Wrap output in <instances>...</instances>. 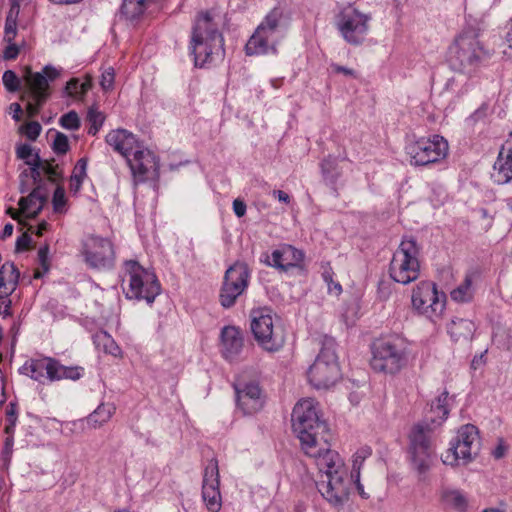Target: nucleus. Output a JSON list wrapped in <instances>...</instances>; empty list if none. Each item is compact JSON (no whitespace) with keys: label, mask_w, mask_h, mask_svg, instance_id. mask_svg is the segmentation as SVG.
<instances>
[{"label":"nucleus","mask_w":512,"mask_h":512,"mask_svg":"<svg viewBox=\"0 0 512 512\" xmlns=\"http://www.w3.org/2000/svg\"><path fill=\"white\" fill-rule=\"evenodd\" d=\"M19 14V5L15 4L12 5L5 21V34H4V40L6 42H12L14 41L16 35H17V18Z\"/></svg>","instance_id":"nucleus-38"},{"label":"nucleus","mask_w":512,"mask_h":512,"mask_svg":"<svg viewBox=\"0 0 512 512\" xmlns=\"http://www.w3.org/2000/svg\"><path fill=\"white\" fill-rule=\"evenodd\" d=\"M40 176L45 174L49 180L56 181L62 175V170L58 164L54 163V160H42L39 166ZM42 178L40 177L36 182L33 180V184H41Z\"/></svg>","instance_id":"nucleus-39"},{"label":"nucleus","mask_w":512,"mask_h":512,"mask_svg":"<svg viewBox=\"0 0 512 512\" xmlns=\"http://www.w3.org/2000/svg\"><path fill=\"white\" fill-rule=\"evenodd\" d=\"M8 45L4 50V58L7 60H12L17 58L19 54V48L18 46L12 42H7Z\"/></svg>","instance_id":"nucleus-56"},{"label":"nucleus","mask_w":512,"mask_h":512,"mask_svg":"<svg viewBox=\"0 0 512 512\" xmlns=\"http://www.w3.org/2000/svg\"><path fill=\"white\" fill-rule=\"evenodd\" d=\"M480 438L476 426L466 424L461 426L456 436L450 441V446L442 455L446 465H459L471 462L479 453Z\"/></svg>","instance_id":"nucleus-12"},{"label":"nucleus","mask_w":512,"mask_h":512,"mask_svg":"<svg viewBox=\"0 0 512 512\" xmlns=\"http://www.w3.org/2000/svg\"><path fill=\"white\" fill-rule=\"evenodd\" d=\"M26 72L28 94L33 100L26 104V113L29 118H33L39 114L42 106L50 97L49 83L60 77L61 70L52 65H46L42 72L33 73L29 67L26 68Z\"/></svg>","instance_id":"nucleus-13"},{"label":"nucleus","mask_w":512,"mask_h":512,"mask_svg":"<svg viewBox=\"0 0 512 512\" xmlns=\"http://www.w3.org/2000/svg\"><path fill=\"white\" fill-rule=\"evenodd\" d=\"M448 150V142L440 135L421 137L406 146V153L413 166H427L440 162L446 158Z\"/></svg>","instance_id":"nucleus-15"},{"label":"nucleus","mask_w":512,"mask_h":512,"mask_svg":"<svg viewBox=\"0 0 512 512\" xmlns=\"http://www.w3.org/2000/svg\"><path fill=\"white\" fill-rule=\"evenodd\" d=\"M279 318L270 308L262 307L251 311L250 328L253 336L264 350L276 352L285 343V336L280 325L275 323Z\"/></svg>","instance_id":"nucleus-10"},{"label":"nucleus","mask_w":512,"mask_h":512,"mask_svg":"<svg viewBox=\"0 0 512 512\" xmlns=\"http://www.w3.org/2000/svg\"><path fill=\"white\" fill-rule=\"evenodd\" d=\"M10 110L13 113L12 118L16 122H19L21 120V118H22V113H23L21 105L19 103H16V102L12 103L10 105Z\"/></svg>","instance_id":"nucleus-60"},{"label":"nucleus","mask_w":512,"mask_h":512,"mask_svg":"<svg viewBox=\"0 0 512 512\" xmlns=\"http://www.w3.org/2000/svg\"><path fill=\"white\" fill-rule=\"evenodd\" d=\"M128 288H124L128 299L145 300L152 304L161 292V285L156 274L141 266L135 260L124 263Z\"/></svg>","instance_id":"nucleus-9"},{"label":"nucleus","mask_w":512,"mask_h":512,"mask_svg":"<svg viewBox=\"0 0 512 512\" xmlns=\"http://www.w3.org/2000/svg\"><path fill=\"white\" fill-rule=\"evenodd\" d=\"M48 254H49V248L48 246L41 247L38 251V259L41 264V266L44 268L45 271L48 270Z\"/></svg>","instance_id":"nucleus-57"},{"label":"nucleus","mask_w":512,"mask_h":512,"mask_svg":"<svg viewBox=\"0 0 512 512\" xmlns=\"http://www.w3.org/2000/svg\"><path fill=\"white\" fill-rule=\"evenodd\" d=\"M491 178L498 185H505L512 181V132L499 149Z\"/></svg>","instance_id":"nucleus-23"},{"label":"nucleus","mask_w":512,"mask_h":512,"mask_svg":"<svg viewBox=\"0 0 512 512\" xmlns=\"http://www.w3.org/2000/svg\"><path fill=\"white\" fill-rule=\"evenodd\" d=\"M272 195L275 198H277L280 202H284L286 204L290 203V200H291L290 196L282 190H274L272 192Z\"/></svg>","instance_id":"nucleus-62"},{"label":"nucleus","mask_w":512,"mask_h":512,"mask_svg":"<svg viewBox=\"0 0 512 512\" xmlns=\"http://www.w3.org/2000/svg\"><path fill=\"white\" fill-rule=\"evenodd\" d=\"M221 340L223 356L228 360L235 358L243 348L242 332L234 326H227L222 329Z\"/></svg>","instance_id":"nucleus-27"},{"label":"nucleus","mask_w":512,"mask_h":512,"mask_svg":"<svg viewBox=\"0 0 512 512\" xmlns=\"http://www.w3.org/2000/svg\"><path fill=\"white\" fill-rule=\"evenodd\" d=\"M506 41L509 43V47L512 48V18L507 23Z\"/></svg>","instance_id":"nucleus-64"},{"label":"nucleus","mask_w":512,"mask_h":512,"mask_svg":"<svg viewBox=\"0 0 512 512\" xmlns=\"http://www.w3.org/2000/svg\"><path fill=\"white\" fill-rule=\"evenodd\" d=\"M421 247L413 237H403L393 253L389 265L391 279L402 285L416 281L420 276Z\"/></svg>","instance_id":"nucleus-5"},{"label":"nucleus","mask_w":512,"mask_h":512,"mask_svg":"<svg viewBox=\"0 0 512 512\" xmlns=\"http://www.w3.org/2000/svg\"><path fill=\"white\" fill-rule=\"evenodd\" d=\"M434 428L429 423L415 424L408 435L407 454L412 468L417 472L419 479L424 480L431 468L434 454L432 433Z\"/></svg>","instance_id":"nucleus-8"},{"label":"nucleus","mask_w":512,"mask_h":512,"mask_svg":"<svg viewBox=\"0 0 512 512\" xmlns=\"http://www.w3.org/2000/svg\"><path fill=\"white\" fill-rule=\"evenodd\" d=\"M19 373L37 382H56L63 379L76 381L84 374L80 366H64L55 358H30L19 368Z\"/></svg>","instance_id":"nucleus-7"},{"label":"nucleus","mask_w":512,"mask_h":512,"mask_svg":"<svg viewBox=\"0 0 512 512\" xmlns=\"http://www.w3.org/2000/svg\"><path fill=\"white\" fill-rule=\"evenodd\" d=\"M322 278L324 280V282L327 284L328 286V291L329 293H333L335 295H340L341 292H342V286L340 285L339 282H335L333 280V277H332V272L331 270H325L323 273H322Z\"/></svg>","instance_id":"nucleus-47"},{"label":"nucleus","mask_w":512,"mask_h":512,"mask_svg":"<svg viewBox=\"0 0 512 512\" xmlns=\"http://www.w3.org/2000/svg\"><path fill=\"white\" fill-rule=\"evenodd\" d=\"M116 411V407L112 403H101L87 417V424L96 429L107 423Z\"/></svg>","instance_id":"nucleus-35"},{"label":"nucleus","mask_w":512,"mask_h":512,"mask_svg":"<svg viewBox=\"0 0 512 512\" xmlns=\"http://www.w3.org/2000/svg\"><path fill=\"white\" fill-rule=\"evenodd\" d=\"M85 262L95 269H110L114 265V249L111 241L101 237H90L84 244Z\"/></svg>","instance_id":"nucleus-18"},{"label":"nucleus","mask_w":512,"mask_h":512,"mask_svg":"<svg viewBox=\"0 0 512 512\" xmlns=\"http://www.w3.org/2000/svg\"><path fill=\"white\" fill-rule=\"evenodd\" d=\"M371 15L353 5L342 7L336 15V26L343 39L354 46L361 45L370 29Z\"/></svg>","instance_id":"nucleus-14"},{"label":"nucleus","mask_w":512,"mask_h":512,"mask_svg":"<svg viewBox=\"0 0 512 512\" xmlns=\"http://www.w3.org/2000/svg\"><path fill=\"white\" fill-rule=\"evenodd\" d=\"M19 275L13 263H4L0 268V294L9 296L17 286Z\"/></svg>","instance_id":"nucleus-33"},{"label":"nucleus","mask_w":512,"mask_h":512,"mask_svg":"<svg viewBox=\"0 0 512 512\" xmlns=\"http://www.w3.org/2000/svg\"><path fill=\"white\" fill-rule=\"evenodd\" d=\"M350 480H351V483L353 482L355 484L358 494L363 499H368L370 497V495L364 490V487L360 482V474L358 472L357 473L351 472Z\"/></svg>","instance_id":"nucleus-53"},{"label":"nucleus","mask_w":512,"mask_h":512,"mask_svg":"<svg viewBox=\"0 0 512 512\" xmlns=\"http://www.w3.org/2000/svg\"><path fill=\"white\" fill-rule=\"evenodd\" d=\"M27 197L19 200L21 212L27 218H36L48 199V192L41 184H35Z\"/></svg>","instance_id":"nucleus-26"},{"label":"nucleus","mask_w":512,"mask_h":512,"mask_svg":"<svg viewBox=\"0 0 512 512\" xmlns=\"http://www.w3.org/2000/svg\"><path fill=\"white\" fill-rule=\"evenodd\" d=\"M42 127L36 122L32 121L23 126V132L30 140H35L41 133Z\"/></svg>","instance_id":"nucleus-50"},{"label":"nucleus","mask_w":512,"mask_h":512,"mask_svg":"<svg viewBox=\"0 0 512 512\" xmlns=\"http://www.w3.org/2000/svg\"><path fill=\"white\" fill-rule=\"evenodd\" d=\"M202 499L210 512H219L222 507L218 461L211 459L203 472Z\"/></svg>","instance_id":"nucleus-19"},{"label":"nucleus","mask_w":512,"mask_h":512,"mask_svg":"<svg viewBox=\"0 0 512 512\" xmlns=\"http://www.w3.org/2000/svg\"><path fill=\"white\" fill-rule=\"evenodd\" d=\"M31 237L28 233H23L16 240V251L21 252L27 250L30 246Z\"/></svg>","instance_id":"nucleus-54"},{"label":"nucleus","mask_w":512,"mask_h":512,"mask_svg":"<svg viewBox=\"0 0 512 512\" xmlns=\"http://www.w3.org/2000/svg\"><path fill=\"white\" fill-rule=\"evenodd\" d=\"M336 346L333 337L325 335L321 340L320 352L308 370L309 382L316 389H328L341 378Z\"/></svg>","instance_id":"nucleus-4"},{"label":"nucleus","mask_w":512,"mask_h":512,"mask_svg":"<svg viewBox=\"0 0 512 512\" xmlns=\"http://www.w3.org/2000/svg\"><path fill=\"white\" fill-rule=\"evenodd\" d=\"M250 277V269L244 262L237 261L226 270L219 295L224 308L234 306L238 297L247 290Z\"/></svg>","instance_id":"nucleus-17"},{"label":"nucleus","mask_w":512,"mask_h":512,"mask_svg":"<svg viewBox=\"0 0 512 512\" xmlns=\"http://www.w3.org/2000/svg\"><path fill=\"white\" fill-rule=\"evenodd\" d=\"M483 54V47L477 35L465 32L449 47L448 61L454 71L470 73L478 66Z\"/></svg>","instance_id":"nucleus-11"},{"label":"nucleus","mask_w":512,"mask_h":512,"mask_svg":"<svg viewBox=\"0 0 512 512\" xmlns=\"http://www.w3.org/2000/svg\"><path fill=\"white\" fill-rule=\"evenodd\" d=\"M473 275L467 274L464 281L451 291V298L457 302H468L473 297L472 290Z\"/></svg>","instance_id":"nucleus-37"},{"label":"nucleus","mask_w":512,"mask_h":512,"mask_svg":"<svg viewBox=\"0 0 512 512\" xmlns=\"http://www.w3.org/2000/svg\"><path fill=\"white\" fill-rule=\"evenodd\" d=\"M278 37L263 31V27H257L245 45V53L248 56L276 54Z\"/></svg>","instance_id":"nucleus-24"},{"label":"nucleus","mask_w":512,"mask_h":512,"mask_svg":"<svg viewBox=\"0 0 512 512\" xmlns=\"http://www.w3.org/2000/svg\"><path fill=\"white\" fill-rule=\"evenodd\" d=\"M87 121L90 124V127L88 128V134L95 136L100 128L102 127L105 116L102 112L98 111L96 108L91 107L89 108L87 112Z\"/></svg>","instance_id":"nucleus-41"},{"label":"nucleus","mask_w":512,"mask_h":512,"mask_svg":"<svg viewBox=\"0 0 512 512\" xmlns=\"http://www.w3.org/2000/svg\"><path fill=\"white\" fill-rule=\"evenodd\" d=\"M91 88L92 77L86 74L83 81L79 78L70 79L64 87V94L70 98L82 100Z\"/></svg>","instance_id":"nucleus-34"},{"label":"nucleus","mask_w":512,"mask_h":512,"mask_svg":"<svg viewBox=\"0 0 512 512\" xmlns=\"http://www.w3.org/2000/svg\"><path fill=\"white\" fill-rule=\"evenodd\" d=\"M105 141L114 151L125 157V159L130 157L140 145L136 137L126 129L111 130L106 135Z\"/></svg>","instance_id":"nucleus-25"},{"label":"nucleus","mask_w":512,"mask_h":512,"mask_svg":"<svg viewBox=\"0 0 512 512\" xmlns=\"http://www.w3.org/2000/svg\"><path fill=\"white\" fill-rule=\"evenodd\" d=\"M53 210L56 213H63L66 205L65 190L58 186L54 190L52 198Z\"/></svg>","instance_id":"nucleus-46"},{"label":"nucleus","mask_w":512,"mask_h":512,"mask_svg":"<svg viewBox=\"0 0 512 512\" xmlns=\"http://www.w3.org/2000/svg\"><path fill=\"white\" fill-rule=\"evenodd\" d=\"M291 421L293 431L308 457L330 448V430L327 423L320 418L317 403L313 399L300 400L293 409Z\"/></svg>","instance_id":"nucleus-1"},{"label":"nucleus","mask_w":512,"mask_h":512,"mask_svg":"<svg viewBox=\"0 0 512 512\" xmlns=\"http://www.w3.org/2000/svg\"><path fill=\"white\" fill-rule=\"evenodd\" d=\"M18 407L15 402H10L6 409V422H17Z\"/></svg>","instance_id":"nucleus-55"},{"label":"nucleus","mask_w":512,"mask_h":512,"mask_svg":"<svg viewBox=\"0 0 512 512\" xmlns=\"http://www.w3.org/2000/svg\"><path fill=\"white\" fill-rule=\"evenodd\" d=\"M3 85L9 92H16L20 89V80L12 70H6L2 76Z\"/></svg>","instance_id":"nucleus-44"},{"label":"nucleus","mask_w":512,"mask_h":512,"mask_svg":"<svg viewBox=\"0 0 512 512\" xmlns=\"http://www.w3.org/2000/svg\"><path fill=\"white\" fill-rule=\"evenodd\" d=\"M505 452H506V448L505 446L500 443L492 452L493 456L495 459H501L504 455H505Z\"/></svg>","instance_id":"nucleus-63"},{"label":"nucleus","mask_w":512,"mask_h":512,"mask_svg":"<svg viewBox=\"0 0 512 512\" xmlns=\"http://www.w3.org/2000/svg\"><path fill=\"white\" fill-rule=\"evenodd\" d=\"M0 298L2 299V304H4V310L3 312H0V314H3L4 317L11 316V300L8 298V296L0 294Z\"/></svg>","instance_id":"nucleus-61"},{"label":"nucleus","mask_w":512,"mask_h":512,"mask_svg":"<svg viewBox=\"0 0 512 512\" xmlns=\"http://www.w3.org/2000/svg\"><path fill=\"white\" fill-rule=\"evenodd\" d=\"M115 79L114 69L112 67L107 68L101 75L100 85L103 90H109L113 87Z\"/></svg>","instance_id":"nucleus-51"},{"label":"nucleus","mask_w":512,"mask_h":512,"mask_svg":"<svg viewBox=\"0 0 512 512\" xmlns=\"http://www.w3.org/2000/svg\"><path fill=\"white\" fill-rule=\"evenodd\" d=\"M322 480L317 482L320 494L334 507H342L349 499L351 480L338 452L329 448L312 457Z\"/></svg>","instance_id":"nucleus-2"},{"label":"nucleus","mask_w":512,"mask_h":512,"mask_svg":"<svg viewBox=\"0 0 512 512\" xmlns=\"http://www.w3.org/2000/svg\"><path fill=\"white\" fill-rule=\"evenodd\" d=\"M59 124L64 129L75 131L80 128V119L78 114L72 110L60 117Z\"/></svg>","instance_id":"nucleus-42"},{"label":"nucleus","mask_w":512,"mask_h":512,"mask_svg":"<svg viewBox=\"0 0 512 512\" xmlns=\"http://www.w3.org/2000/svg\"><path fill=\"white\" fill-rule=\"evenodd\" d=\"M304 259V253L295 247L284 244L275 249L271 255L265 254L263 262L273 268L288 271L290 268L298 267Z\"/></svg>","instance_id":"nucleus-22"},{"label":"nucleus","mask_w":512,"mask_h":512,"mask_svg":"<svg viewBox=\"0 0 512 512\" xmlns=\"http://www.w3.org/2000/svg\"><path fill=\"white\" fill-rule=\"evenodd\" d=\"M16 155L19 159L25 160V163L30 167L29 172L24 171L20 177H31L32 180L36 182L40 178V156L37 153L33 154L32 148L29 144L19 145L16 149Z\"/></svg>","instance_id":"nucleus-30"},{"label":"nucleus","mask_w":512,"mask_h":512,"mask_svg":"<svg viewBox=\"0 0 512 512\" xmlns=\"http://www.w3.org/2000/svg\"><path fill=\"white\" fill-rule=\"evenodd\" d=\"M331 68H332L333 72H335V73H338V74L341 73L346 76H350V77H354V78L357 77L355 70H353L351 68H347V67H344V66H341L338 64H332Z\"/></svg>","instance_id":"nucleus-58"},{"label":"nucleus","mask_w":512,"mask_h":512,"mask_svg":"<svg viewBox=\"0 0 512 512\" xmlns=\"http://www.w3.org/2000/svg\"><path fill=\"white\" fill-rule=\"evenodd\" d=\"M246 204L240 199L233 201V211L237 217H243L246 213Z\"/></svg>","instance_id":"nucleus-59"},{"label":"nucleus","mask_w":512,"mask_h":512,"mask_svg":"<svg viewBox=\"0 0 512 512\" xmlns=\"http://www.w3.org/2000/svg\"><path fill=\"white\" fill-rule=\"evenodd\" d=\"M476 330L475 324L469 319L456 318L452 319L447 326L450 337L455 342H468L472 339Z\"/></svg>","instance_id":"nucleus-31"},{"label":"nucleus","mask_w":512,"mask_h":512,"mask_svg":"<svg viewBox=\"0 0 512 512\" xmlns=\"http://www.w3.org/2000/svg\"><path fill=\"white\" fill-rule=\"evenodd\" d=\"M283 18V10L280 7L273 8L259 24L263 31L278 37V28Z\"/></svg>","instance_id":"nucleus-36"},{"label":"nucleus","mask_w":512,"mask_h":512,"mask_svg":"<svg viewBox=\"0 0 512 512\" xmlns=\"http://www.w3.org/2000/svg\"><path fill=\"white\" fill-rule=\"evenodd\" d=\"M131 155L126 161L137 182L158 176L159 160L152 151L139 145Z\"/></svg>","instance_id":"nucleus-20"},{"label":"nucleus","mask_w":512,"mask_h":512,"mask_svg":"<svg viewBox=\"0 0 512 512\" xmlns=\"http://www.w3.org/2000/svg\"><path fill=\"white\" fill-rule=\"evenodd\" d=\"M52 148L58 155L66 154L69 150L68 137L62 132H56Z\"/></svg>","instance_id":"nucleus-45"},{"label":"nucleus","mask_w":512,"mask_h":512,"mask_svg":"<svg viewBox=\"0 0 512 512\" xmlns=\"http://www.w3.org/2000/svg\"><path fill=\"white\" fill-rule=\"evenodd\" d=\"M13 445H14V438L12 436L6 437L2 449V460L4 462V465L8 466L13 453Z\"/></svg>","instance_id":"nucleus-49"},{"label":"nucleus","mask_w":512,"mask_h":512,"mask_svg":"<svg viewBox=\"0 0 512 512\" xmlns=\"http://www.w3.org/2000/svg\"><path fill=\"white\" fill-rule=\"evenodd\" d=\"M196 67H204L214 58L224 56V39L208 12H202L196 19L190 42Z\"/></svg>","instance_id":"nucleus-3"},{"label":"nucleus","mask_w":512,"mask_h":512,"mask_svg":"<svg viewBox=\"0 0 512 512\" xmlns=\"http://www.w3.org/2000/svg\"><path fill=\"white\" fill-rule=\"evenodd\" d=\"M448 400L449 394L445 390L431 403L430 410L426 414L424 422L429 423L434 429L440 426L447 419L449 414Z\"/></svg>","instance_id":"nucleus-28"},{"label":"nucleus","mask_w":512,"mask_h":512,"mask_svg":"<svg viewBox=\"0 0 512 512\" xmlns=\"http://www.w3.org/2000/svg\"><path fill=\"white\" fill-rule=\"evenodd\" d=\"M412 307L418 314L424 315L432 321L439 319L445 309L446 295L437 290L432 281H421L412 291Z\"/></svg>","instance_id":"nucleus-16"},{"label":"nucleus","mask_w":512,"mask_h":512,"mask_svg":"<svg viewBox=\"0 0 512 512\" xmlns=\"http://www.w3.org/2000/svg\"><path fill=\"white\" fill-rule=\"evenodd\" d=\"M440 502L448 509L456 512H467L469 500L467 495L460 489L443 488L440 491Z\"/></svg>","instance_id":"nucleus-29"},{"label":"nucleus","mask_w":512,"mask_h":512,"mask_svg":"<svg viewBox=\"0 0 512 512\" xmlns=\"http://www.w3.org/2000/svg\"><path fill=\"white\" fill-rule=\"evenodd\" d=\"M86 167V159H79L70 178V189L72 191L77 192L81 188L83 180L86 176Z\"/></svg>","instance_id":"nucleus-40"},{"label":"nucleus","mask_w":512,"mask_h":512,"mask_svg":"<svg viewBox=\"0 0 512 512\" xmlns=\"http://www.w3.org/2000/svg\"><path fill=\"white\" fill-rule=\"evenodd\" d=\"M233 387L236 394L237 408L243 415H253L262 409L264 399L257 382L237 381L233 384Z\"/></svg>","instance_id":"nucleus-21"},{"label":"nucleus","mask_w":512,"mask_h":512,"mask_svg":"<svg viewBox=\"0 0 512 512\" xmlns=\"http://www.w3.org/2000/svg\"><path fill=\"white\" fill-rule=\"evenodd\" d=\"M153 0H123L120 7V14L130 22L139 21Z\"/></svg>","instance_id":"nucleus-32"},{"label":"nucleus","mask_w":512,"mask_h":512,"mask_svg":"<svg viewBox=\"0 0 512 512\" xmlns=\"http://www.w3.org/2000/svg\"><path fill=\"white\" fill-rule=\"evenodd\" d=\"M407 345L397 336L377 340L372 345L371 367L378 372L396 374L407 364Z\"/></svg>","instance_id":"nucleus-6"},{"label":"nucleus","mask_w":512,"mask_h":512,"mask_svg":"<svg viewBox=\"0 0 512 512\" xmlns=\"http://www.w3.org/2000/svg\"><path fill=\"white\" fill-rule=\"evenodd\" d=\"M371 454H372V450L369 446H363V447L359 448L353 455L351 472H355V473L358 472L360 474V469H361L363 462L365 461V459L370 457Z\"/></svg>","instance_id":"nucleus-43"},{"label":"nucleus","mask_w":512,"mask_h":512,"mask_svg":"<svg viewBox=\"0 0 512 512\" xmlns=\"http://www.w3.org/2000/svg\"><path fill=\"white\" fill-rule=\"evenodd\" d=\"M336 166L337 162L331 156H328L327 158L323 159L320 164L323 176L328 177L329 174L336 169Z\"/></svg>","instance_id":"nucleus-52"},{"label":"nucleus","mask_w":512,"mask_h":512,"mask_svg":"<svg viewBox=\"0 0 512 512\" xmlns=\"http://www.w3.org/2000/svg\"><path fill=\"white\" fill-rule=\"evenodd\" d=\"M104 339L106 341L104 343V351L114 357H122V350L116 342L106 333L104 334Z\"/></svg>","instance_id":"nucleus-48"}]
</instances>
